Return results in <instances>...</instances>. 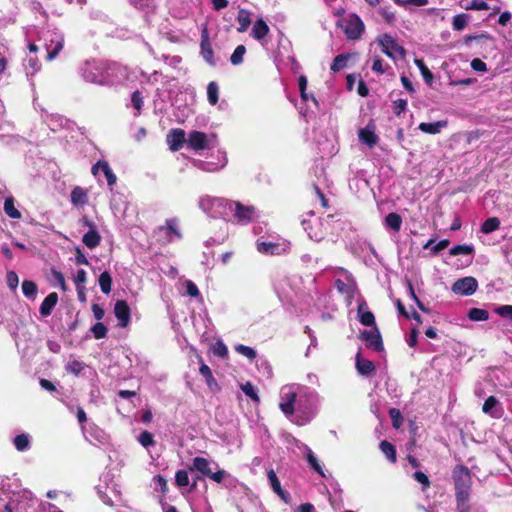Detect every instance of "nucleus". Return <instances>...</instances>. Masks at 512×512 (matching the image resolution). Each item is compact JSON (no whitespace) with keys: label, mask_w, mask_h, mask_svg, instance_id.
<instances>
[{"label":"nucleus","mask_w":512,"mask_h":512,"mask_svg":"<svg viewBox=\"0 0 512 512\" xmlns=\"http://www.w3.org/2000/svg\"><path fill=\"white\" fill-rule=\"evenodd\" d=\"M455 486L456 509L458 512H470L468 505L472 478L469 469L464 465H457L452 473Z\"/></svg>","instance_id":"1"},{"label":"nucleus","mask_w":512,"mask_h":512,"mask_svg":"<svg viewBox=\"0 0 512 512\" xmlns=\"http://www.w3.org/2000/svg\"><path fill=\"white\" fill-rule=\"evenodd\" d=\"M280 395L281 401L279 407L288 418L300 426L307 424L311 420L312 415L310 414H307L304 417L294 415L295 411H300L303 407L302 395H298L292 387H283Z\"/></svg>","instance_id":"2"},{"label":"nucleus","mask_w":512,"mask_h":512,"mask_svg":"<svg viewBox=\"0 0 512 512\" xmlns=\"http://www.w3.org/2000/svg\"><path fill=\"white\" fill-rule=\"evenodd\" d=\"M339 25L350 40L359 39L365 30V25L357 14L348 15Z\"/></svg>","instance_id":"3"},{"label":"nucleus","mask_w":512,"mask_h":512,"mask_svg":"<svg viewBox=\"0 0 512 512\" xmlns=\"http://www.w3.org/2000/svg\"><path fill=\"white\" fill-rule=\"evenodd\" d=\"M229 209L233 211L235 221L241 225H246L258 217L253 206H246L240 202H232Z\"/></svg>","instance_id":"4"},{"label":"nucleus","mask_w":512,"mask_h":512,"mask_svg":"<svg viewBox=\"0 0 512 512\" xmlns=\"http://www.w3.org/2000/svg\"><path fill=\"white\" fill-rule=\"evenodd\" d=\"M190 471H197L201 473L203 476L209 477L212 480L220 483L224 479V470H218L213 472L210 467V462L204 457H195L193 459L192 466L189 467Z\"/></svg>","instance_id":"5"},{"label":"nucleus","mask_w":512,"mask_h":512,"mask_svg":"<svg viewBox=\"0 0 512 512\" xmlns=\"http://www.w3.org/2000/svg\"><path fill=\"white\" fill-rule=\"evenodd\" d=\"M379 45L382 47V52L388 57L395 59L396 56L404 58L406 55L405 49L400 46L396 40L389 34H384L377 39Z\"/></svg>","instance_id":"6"},{"label":"nucleus","mask_w":512,"mask_h":512,"mask_svg":"<svg viewBox=\"0 0 512 512\" xmlns=\"http://www.w3.org/2000/svg\"><path fill=\"white\" fill-rule=\"evenodd\" d=\"M478 288V282L474 277L468 276L458 279L452 286V291L458 295L470 296Z\"/></svg>","instance_id":"7"},{"label":"nucleus","mask_w":512,"mask_h":512,"mask_svg":"<svg viewBox=\"0 0 512 512\" xmlns=\"http://www.w3.org/2000/svg\"><path fill=\"white\" fill-rule=\"evenodd\" d=\"M115 317L119 320L118 326L126 328L131 321V309L125 300H117L114 305Z\"/></svg>","instance_id":"8"},{"label":"nucleus","mask_w":512,"mask_h":512,"mask_svg":"<svg viewBox=\"0 0 512 512\" xmlns=\"http://www.w3.org/2000/svg\"><path fill=\"white\" fill-rule=\"evenodd\" d=\"M360 337L366 341L368 348H371L376 352L383 350L382 338L377 327H374L371 330H364Z\"/></svg>","instance_id":"9"},{"label":"nucleus","mask_w":512,"mask_h":512,"mask_svg":"<svg viewBox=\"0 0 512 512\" xmlns=\"http://www.w3.org/2000/svg\"><path fill=\"white\" fill-rule=\"evenodd\" d=\"M185 131L181 128L171 129L166 137L167 144L169 149L173 152L179 151L182 149L186 138Z\"/></svg>","instance_id":"10"},{"label":"nucleus","mask_w":512,"mask_h":512,"mask_svg":"<svg viewBox=\"0 0 512 512\" xmlns=\"http://www.w3.org/2000/svg\"><path fill=\"white\" fill-rule=\"evenodd\" d=\"M483 413L489 415L490 417L494 419H499L503 416L504 410L498 399L494 396H489L483 406H482Z\"/></svg>","instance_id":"11"},{"label":"nucleus","mask_w":512,"mask_h":512,"mask_svg":"<svg viewBox=\"0 0 512 512\" xmlns=\"http://www.w3.org/2000/svg\"><path fill=\"white\" fill-rule=\"evenodd\" d=\"M187 144L193 150H204L208 148L207 135L201 131H191L188 136Z\"/></svg>","instance_id":"12"},{"label":"nucleus","mask_w":512,"mask_h":512,"mask_svg":"<svg viewBox=\"0 0 512 512\" xmlns=\"http://www.w3.org/2000/svg\"><path fill=\"white\" fill-rule=\"evenodd\" d=\"M257 249L261 253L279 255L286 252V244L275 242H258Z\"/></svg>","instance_id":"13"},{"label":"nucleus","mask_w":512,"mask_h":512,"mask_svg":"<svg viewBox=\"0 0 512 512\" xmlns=\"http://www.w3.org/2000/svg\"><path fill=\"white\" fill-rule=\"evenodd\" d=\"M70 201L73 206H85L89 201L88 191L81 186H75L71 191Z\"/></svg>","instance_id":"14"},{"label":"nucleus","mask_w":512,"mask_h":512,"mask_svg":"<svg viewBox=\"0 0 512 512\" xmlns=\"http://www.w3.org/2000/svg\"><path fill=\"white\" fill-rule=\"evenodd\" d=\"M199 362H200L199 372L205 378V381H206L209 389L211 391H220V386L218 385L217 381L213 377L210 367L204 363L201 356H199Z\"/></svg>","instance_id":"15"},{"label":"nucleus","mask_w":512,"mask_h":512,"mask_svg":"<svg viewBox=\"0 0 512 512\" xmlns=\"http://www.w3.org/2000/svg\"><path fill=\"white\" fill-rule=\"evenodd\" d=\"M58 299V294L56 292H51L50 294H48L40 305L39 312L41 316L47 317L51 315L54 307L58 303Z\"/></svg>","instance_id":"16"},{"label":"nucleus","mask_w":512,"mask_h":512,"mask_svg":"<svg viewBox=\"0 0 512 512\" xmlns=\"http://www.w3.org/2000/svg\"><path fill=\"white\" fill-rule=\"evenodd\" d=\"M356 369L359 374L368 376L375 371V365L372 361L363 358L361 353L358 352L356 355Z\"/></svg>","instance_id":"17"},{"label":"nucleus","mask_w":512,"mask_h":512,"mask_svg":"<svg viewBox=\"0 0 512 512\" xmlns=\"http://www.w3.org/2000/svg\"><path fill=\"white\" fill-rule=\"evenodd\" d=\"M201 54L208 63H213V50L211 48L209 35L206 28H204L201 33Z\"/></svg>","instance_id":"18"},{"label":"nucleus","mask_w":512,"mask_h":512,"mask_svg":"<svg viewBox=\"0 0 512 512\" xmlns=\"http://www.w3.org/2000/svg\"><path fill=\"white\" fill-rule=\"evenodd\" d=\"M270 29L263 19H257L252 27L251 36L257 41H262L269 33Z\"/></svg>","instance_id":"19"},{"label":"nucleus","mask_w":512,"mask_h":512,"mask_svg":"<svg viewBox=\"0 0 512 512\" xmlns=\"http://www.w3.org/2000/svg\"><path fill=\"white\" fill-rule=\"evenodd\" d=\"M359 139L362 143L369 147L376 145L378 136L374 132V126L367 125L365 128L359 131Z\"/></svg>","instance_id":"20"},{"label":"nucleus","mask_w":512,"mask_h":512,"mask_svg":"<svg viewBox=\"0 0 512 512\" xmlns=\"http://www.w3.org/2000/svg\"><path fill=\"white\" fill-rule=\"evenodd\" d=\"M447 125V120H440L434 123L422 122L419 124L418 128L424 133L435 135L439 134L443 128L447 127Z\"/></svg>","instance_id":"21"},{"label":"nucleus","mask_w":512,"mask_h":512,"mask_svg":"<svg viewBox=\"0 0 512 512\" xmlns=\"http://www.w3.org/2000/svg\"><path fill=\"white\" fill-rule=\"evenodd\" d=\"M367 304L365 302H361L358 305V315L360 322L365 326L376 327L375 325V317L372 312L366 311Z\"/></svg>","instance_id":"22"},{"label":"nucleus","mask_w":512,"mask_h":512,"mask_svg":"<svg viewBox=\"0 0 512 512\" xmlns=\"http://www.w3.org/2000/svg\"><path fill=\"white\" fill-rule=\"evenodd\" d=\"M82 242L89 249H94L100 245L101 235L97 231V229H90L87 233H85L82 237Z\"/></svg>","instance_id":"23"},{"label":"nucleus","mask_w":512,"mask_h":512,"mask_svg":"<svg viewBox=\"0 0 512 512\" xmlns=\"http://www.w3.org/2000/svg\"><path fill=\"white\" fill-rule=\"evenodd\" d=\"M267 477L273 491L283 500L287 501L288 494L282 489L280 481L273 469L268 471Z\"/></svg>","instance_id":"24"},{"label":"nucleus","mask_w":512,"mask_h":512,"mask_svg":"<svg viewBox=\"0 0 512 512\" xmlns=\"http://www.w3.org/2000/svg\"><path fill=\"white\" fill-rule=\"evenodd\" d=\"M4 212L12 219H20L21 212L15 207V199L13 196H8L4 201Z\"/></svg>","instance_id":"25"},{"label":"nucleus","mask_w":512,"mask_h":512,"mask_svg":"<svg viewBox=\"0 0 512 512\" xmlns=\"http://www.w3.org/2000/svg\"><path fill=\"white\" fill-rule=\"evenodd\" d=\"M22 292L26 298L35 300L38 292L37 284L32 280H24L22 282Z\"/></svg>","instance_id":"26"},{"label":"nucleus","mask_w":512,"mask_h":512,"mask_svg":"<svg viewBox=\"0 0 512 512\" xmlns=\"http://www.w3.org/2000/svg\"><path fill=\"white\" fill-rule=\"evenodd\" d=\"M385 225L387 228L392 229L395 232H398L402 225V218L397 213H389L385 217Z\"/></svg>","instance_id":"27"},{"label":"nucleus","mask_w":512,"mask_h":512,"mask_svg":"<svg viewBox=\"0 0 512 512\" xmlns=\"http://www.w3.org/2000/svg\"><path fill=\"white\" fill-rule=\"evenodd\" d=\"M379 447H380V450L382 451V453L386 456V458L390 462H392V463L396 462V460H397L396 449L390 442L383 440L380 442Z\"/></svg>","instance_id":"28"},{"label":"nucleus","mask_w":512,"mask_h":512,"mask_svg":"<svg viewBox=\"0 0 512 512\" xmlns=\"http://www.w3.org/2000/svg\"><path fill=\"white\" fill-rule=\"evenodd\" d=\"M102 293L109 294L112 288V277L108 271H104L100 274L98 279Z\"/></svg>","instance_id":"29"},{"label":"nucleus","mask_w":512,"mask_h":512,"mask_svg":"<svg viewBox=\"0 0 512 512\" xmlns=\"http://www.w3.org/2000/svg\"><path fill=\"white\" fill-rule=\"evenodd\" d=\"M63 46V40H57L56 42L51 40L50 45L47 46V60L51 61L55 59L63 49Z\"/></svg>","instance_id":"30"},{"label":"nucleus","mask_w":512,"mask_h":512,"mask_svg":"<svg viewBox=\"0 0 512 512\" xmlns=\"http://www.w3.org/2000/svg\"><path fill=\"white\" fill-rule=\"evenodd\" d=\"M500 227V220L497 217H490L486 219L481 225V232L490 234Z\"/></svg>","instance_id":"31"},{"label":"nucleus","mask_w":512,"mask_h":512,"mask_svg":"<svg viewBox=\"0 0 512 512\" xmlns=\"http://www.w3.org/2000/svg\"><path fill=\"white\" fill-rule=\"evenodd\" d=\"M415 65L419 68L421 75L423 76L424 81L431 85L434 79L432 72L428 69L422 59H415Z\"/></svg>","instance_id":"32"},{"label":"nucleus","mask_w":512,"mask_h":512,"mask_svg":"<svg viewBox=\"0 0 512 512\" xmlns=\"http://www.w3.org/2000/svg\"><path fill=\"white\" fill-rule=\"evenodd\" d=\"M468 318L471 321H485L489 318V313L485 309L471 308L468 312Z\"/></svg>","instance_id":"33"},{"label":"nucleus","mask_w":512,"mask_h":512,"mask_svg":"<svg viewBox=\"0 0 512 512\" xmlns=\"http://www.w3.org/2000/svg\"><path fill=\"white\" fill-rule=\"evenodd\" d=\"M237 20H238V23H239V27H238V31L239 32H244L247 30V28L249 27L250 23H251V20H250V13L246 10H240L239 13H238V17H237Z\"/></svg>","instance_id":"34"},{"label":"nucleus","mask_w":512,"mask_h":512,"mask_svg":"<svg viewBox=\"0 0 512 512\" xmlns=\"http://www.w3.org/2000/svg\"><path fill=\"white\" fill-rule=\"evenodd\" d=\"M306 460L311 468H313L321 476H324L323 469L311 449H306Z\"/></svg>","instance_id":"35"},{"label":"nucleus","mask_w":512,"mask_h":512,"mask_svg":"<svg viewBox=\"0 0 512 512\" xmlns=\"http://www.w3.org/2000/svg\"><path fill=\"white\" fill-rule=\"evenodd\" d=\"M469 15L467 14H458L456 16L453 17V21H452V26H453V29L456 30V31H461L463 30L468 21H469Z\"/></svg>","instance_id":"36"},{"label":"nucleus","mask_w":512,"mask_h":512,"mask_svg":"<svg viewBox=\"0 0 512 512\" xmlns=\"http://www.w3.org/2000/svg\"><path fill=\"white\" fill-rule=\"evenodd\" d=\"M348 58H349V55H347V54L337 55L334 58L333 63L331 64V70L333 72H339L340 70L345 68L347 65Z\"/></svg>","instance_id":"37"},{"label":"nucleus","mask_w":512,"mask_h":512,"mask_svg":"<svg viewBox=\"0 0 512 512\" xmlns=\"http://www.w3.org/2000/svg\"><path fill=\"white\" fill-rule=\"evenodd\" d=\"M219 87L216 82H210L207 86V98L211 105H215L218 102Z\"/></svg>","instance_id":"38"},{"label":"nucleus","mask_w":512,"mask_h":512,"mask_svg":"<svg viewBox=\"0 0 512 512\" xmlns=\"http://www.w3.org/2000/svg\"><path fill=\"white\" fill-rule=\"evenodd\" d=\"M240 388L243 391V393L254 402L258 403L260 401L258 393L255 387L252 385V383L246 382L244 384H241Z\"/></svg>","instance_id":"39"},{"label":"nucleus","mask_w":512,"mask_h":512,"mask_svg":"<svg viewBox=\"0 0 512 512\" xmlns=\"http://www.w3.org/2000/svg\"><path fill=\"white\" fill-rule=\"evenodd\" d=\"M85 364L79 360H71L66 365V371L70 374L78 376L84 370Z\"/></svg>","instance_id":"40"},{"label":"nucleus","mask_w":512,"mask_h":512,"mask_svg":"<svg viewBox=\"0 0 512 512\" xmlns=\"http://www.w3.org/2000/svg\"><path fill=\"white\" fill-rule=\"evenodd\" d=\"M449 253L453 256L460 255V254L470 255V254L474 253V247H473V245H467V244L455 245L450 249Z\"/></svg>","instance_id":"41"},{"label":"nucleus","mask_w":512,"mask_h":512,"mask_svg":"<svg viewBox=\"0 0 512 512\" xmlns=\"http://www.w3.org/2000/svg\"><path fill=\"white\" fill-rule=\"evenodd\" d=\"M90 330L97 340L105 338L108 333L107 327L102 322L95 323Z\"/></svg>","instance_id":"42"},{"label":"nucleus","mask_w":512,"mask_h":512,"mask_svg":"<svg viewBox=\"0 0 512 512\" xmlns=\"http://www.w3.org/2000/svg\"><path fill=\"white\" fill-rule=\"evenodd\" d=\"M246 53L244 45H238L230 57V62L233 65H239L243 62V57Z\"/></svg>","instance_id":"43"},{"label":"nucleus","mask_w":512,"mask_h":512,"mask_svg":"<svg viewBox=\"0 0 512 512\" xmlns=\"http://www.w3.org/2000/svg\"><path fill=\"white\" fill-rule=\"evenodd\" d=\"M378 13L382 16L383 20L389 24L394 25L396 16L395 13L389 7H380Z\"/></svg>","instance_id":"44"},{"label":"nucleus","mask_w":512,"mask_h":512,"mask_svg":"<svg viewBox=\"0 0 512 512\" xmlns=\"http://www.w3.org/2000/svg\"><path fill=\"white\" fill-rule=\"evenodd\" d=\"M165 228L167 229L168 235L172 234V235H174L175 237H177L179 239L182 237V234L180 233V231L176 227V220L175 219H168V220H166ZM158 229L160 231H162V230H164V226H160Z\"/></svg>","instance_id":"45"},{"label":"nucleus","mask_w":512,"mask_h":512,"mask_svg":"<svg viewBox=\"0 0 512 512\" xmlns=\"http://www.w3.org/2000/svg\"><path fill=\"white\" fill-rule=\"evenodd\" d=\"M138 442L145 448L155 445L153 434L146 430L140 433Z\"/></svg>","instance_id":"46"},{"label":"nucleus","mask_w":512,"mask_h":512,"mask_svg":"<svg viewBox=\"0 0 512 512\" xmlns=\"http://www.w3.org/2000/svg\"><path fill=\"white\" fill-rule=\"evenodd\" d=\"M102 172L104 173L105 177H106V180H107V184L112 187L116 184V181H117V177L116 175L113 173L112 169L110 168L109 164L107 161H105V163H103L102 165Z\"/></svg>","instance_id":"47"},{"label":"nucleus","mask_w":512,"mask_h":512,"mask_svg":"<svg viewBox=\"0 0 512 512\" xmlns=\"http://www.w3.org/2000/svg\"><path fill=\"white\" fill-rule=\"evenodd\" d=\"M466 10H489L490 7L487 2L483 0H471L468 4L462 6Z\"/></svg>","instance_id":"48"},{"label":"nucleus","mask_w":512,"mask_h":512,"mask_svg":"<svg viewBox=\"0 0 512 512\" xmlns=\"http://www.w3.org/2000/svg\"><path fill=\"white\" fill-rule=\"evenodd\" d=\"M14 445L18 451H25L29 446V438L26 434L17 435L14 438Z\"/></svg>","instance_id":"49"},{"label":"nucleus","mask_w":512,"mask_h":512,"mask_svg":"<svg viewBox=\"0 0 512 512\" xmlns=\"http://www.w3.org/2000/svg\"><path fill=\"white\" fill-rule=\"evenodd\" d=\"M175 483L179 487H186L189 485V476L186 470H178L175 474Z\"/></svg>","instance_id":"50"},{"label":"nucleus","mask_w":512,"mask_h":512,"mask_svg":"<svg viewBox=\"0 0 512 512\" xmlns=\"http://www.w3.org/2000/svg\"><path fill=\"white\" fill-rule=\"evenodd\" d=\"M235 350L239 354L247 357L250 360H252V359H254L256 357V352L251 347H248V346H245V345H242V344H238V345L235 346Z\"/></svg>","instance_id":"51"},{"label":"nucleus","mask_w":512,"mask_h":512,"mask_svg":"<svg viewBox=\"0 0 512 512\" xmlns=\"http://www.w3.org/2000/svg\"><path fill=\"white\" fill-rule=\"evenodd\" d=\"M6 281H7L8 287L12 291H15L17 289L18 284H19V277L15 271L11 270V271L7 272Z\"/></svg>","instance_id":"52"},{"label":"nucleus","mask_w":512,"mask_h":512,"mask_svg":"<svg viewBox=\"0 0 512 512\" xmlns=\"http://www.w3.org/2000/svg\"><path fill=\"white\" fill-rule=\"evenodd\" d=\"M131 102H132L133 107L138 112H140L143 107L144 101H143V96L139 90H136L132 93Z\"/></svg>","instance_id":"53"},{"label":"nucleus","mask_w":512,"mask_h":512,"mask_svg":"<svg viewBox=\"0 0 512 512\" xmlns=\"http://www.w3.org/2000/svg\"><path fill=\"white\" fill-rule=\"evenodd\" d=\"M397 5L407 8L410 5L421 7L428 4V0H393Z\"/></svg>","instance_id":"54"},{"label":"nucleus","mask_w":512,"mask_h":512,"mask_svg":"<svg viewBox=\"0 0 512 512\" xmlns=\"http://www.w3.org/2000/svg\"><path fill=\"white\" fill-rule=\"evenodd\" d=\"M184 286L186 289V294L189 295L190 297L196 298V297L200 296L199 289L193 281L186 280L184 282Z\"/></svg>","instance_id":"55"},{"label":"nucleus","mask_w":512,"mask_h":512,"mask_svg":"<svg viewBox=\"0 0 512 512\" xmlns=\"http://www.w3.org/2000/svg\"><path fill=\"white\" fill-rule=\"evenodd\" d=\"M389 416L392 420L393 427L399 428L403 421L400 411L396 408H391L389 410Z\"/></svg>","instance_id":"56"},{"label":"nucleus","mask_w":512,"mask_h":512,"mask_svg":"<svg viewBox=\"0 0 512 512\" xmlns=\"http://www.w3.org/2000/svg\"><path fill=\"white\" fill-rule=\"evenodd\" d=\"M495 312L503 317L512 320V305H502L495 309Z\"/></svg>","instance_id":"57"},{"label":"nucleus","mask_w":512,"mask_h":512,"mask_svg":"<svg viewBox=\"0 0 512 512\" xmlns=\"http://www.w3.org/2000/svg\"><path fill=\"white\" fill-rule=\"evenodd\" d=\"M51 274L53 275L55 281L60 286V288L63 291H66L67 290L66 282H65V278H64V275L62 274V272L53 268V269H51Z\"/></svg>","instance_id":"58"},{"label":"nucleus","mask_w":512,"mask_h":512,"mask_svg":"<svg viewBox=\"0 0 512 512\" xmlns=\"http://www.w3.org/2000/svg\"><path fill=\"white\" fill-rule=\"evenodd\" d=\"M407 101L405 99H397L393 103V111L396 115H400L406 110Z\"/></svg>","instance_id":"59"},{"label":"nucleus","mask_w":512,"mask_h":512,"mask_svg":"<svg viewBox=\"0 0 512 512\" xmlns=\"http://www.w3.org/2000/svg\"><path fill=\"white\" fill-rule=\"evenodd\" d=\"M471 67L477 72H486L487 71L486 64L478 58H475L471 61Z\"/></svg>","instance_id":"60"},{"label":"nucleus","mask_w":512,"mask_h":512,"mask_svg":"<svg viewBox=\"0 0 512 512\" xmlns=\"http://www.w3.org/2000/svg\"><path fill=\"white\" fill-rule=\"evenodd\" d=\"M86 271L84 269H79L77 271V274L74 278V282L76 284V287H81L82 284L86 282Z\"/></svg>","instance_id":"61"},{"label":"nucleus","mask_w":512,"mask_h":512,"mask_svg":"<svg viewBox=\"0 0 512 512\" xmlns=\"http://www.w3.org/2000/svg\"><path fill=\"white\" fill-rule=\"evenodd\" d=\"M91 309L95 319H97L98 322H100V320L103 319L105 315L104 309L99 304H93Z\"/></svg>","instance_id":"62"},{"label":"nucleus","mask_w":512,"mask_h":512,"mask_svg":"<svg viewBox=\"0 0 512 512\" xmlns=\"http://www.w3.org/2000/svg\"><path fill=\"white\" fill-rule=\"evenodd\" d=\"M76 264L78 265H88L89 261L87 257L83 254L79 247L76 248V256H75Z\"/></svg>","instance_id":"63"},{"label":"nucleus","mask_w":512,"mask_h":512,"mask_svg":"<svg viewBox=\"0 0 512 512\" xmlns=\"http://www.w3.org/2000/svg\"><path fill=\"white\" fill-rule=\"evenodd\" d=\"M28 66L31 68L32 73H36L41 68V63L37 57H31L28 59Z\"/></svg>","instance_id":"64"}]
</instances>
